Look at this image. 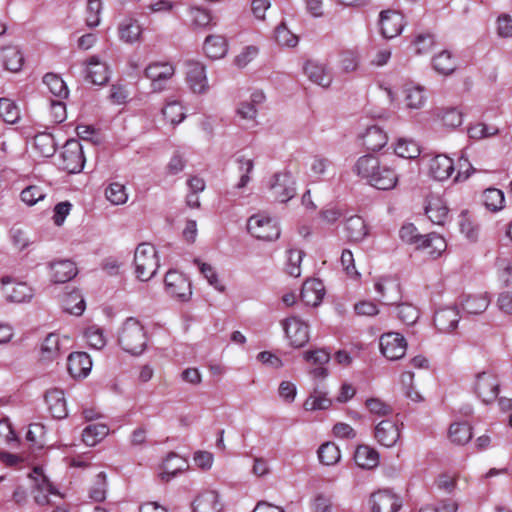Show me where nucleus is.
Instances as JSON below:
<instances>
[{
    "instance_id": "nucleus-46",
    "label": "nucleus",
    "mask_w": 512,
    "mask_h": 512,
    "mask_svg": "<svg viewBox=\"0 0 512 512\" xmlns=\"http://www.w3.org/2000/svg\"><path fill=\"white\" fill-rule=\"evenodd\" d=\"M427 97L422 87L412 86L404 91L405 107L410 110H419L426 104Z\"/></svg>"
},
{
    "instance_id": "nucleus-57",
    "label": "nucleus",
    "mask_w": 512,
    "mask_h": 512,
    "mask_svg": "<svg viewBox=\"0 0 512 512\" xmlns=\"http://www.w3.org/2000/svg\"><path fill=\"white\" fill-rule=\"evenodd\" d=\"M0 117L9 124H14L19 120L20 110L14 101L0 98Z\"/></svg>"
},
{
    "instance_id": "nucleus-52",
    "label": "nucleus",
    "mask_w": 512,
    "mask_h": 512,
    "mask_svg": "<svg viewBox=\"0 0 512 512\" xmlns=\"http://www.w3.org/2000/svg\"><path fill=\"white\" fill-rule=\"evenodd\" d=\"M194 264L197 265L200 273L207 280L210 286L219 292H223L225 290V286L220 281L215 268L211 264L202 262L199 259H194Z\"/></svg>"
},
{
    "instance_id": "nucleus-34",
    "label": "nucleus",
    "mask_w": 512,
    "mask_h": 512,
    "mask_svg": "<svg viewBox=\"0 0 512 512\" xmlns=\"http://www.w3.org/2000/svg\"><path fill=\"white\" fill-rule=\"evenodd\" d=\"M344 229L347 238L352 242L363 241L369 233L365 220L357 215L346 219Z\"/></svg>"
},
{
    "instance_id": "nucleus-60",
    "label": "nucleus",
    "mask_w": 512,
    "mask_h": 512,
    "mask_svg": "<svg viewBox=\"0 0 512 512\" xmlns=\"http://www.w3.org/2000/svg\"><path fill=\"white\" fill-rule=\"evenodd\" d=\"M434 37L430 33H419L414 36L411 46L416 55L429 52L434 46Z\"/></svg>"
},
{
    "instance_id": "nucleus-29",
    "label": "nucleus",
    "mask_w": 512,
    "mask_h": 512,
    "mask_svg": "<svg viewBox=\"0 0 512 512\" xmlns=\"http://www.w3.org/2000/svg\"><path fill=\"white\" fill-rule=\"evenodd\" d=\"M325 295V288L322 281L308 279L304 282L301 290V300L308 306H318Z\"/></svg>"
},
{
    "instance_id": "nucleus-31",
    "label": "nucleus",
    "mask_w": 512,
    "mask_h": 512,
    "mask_svg": "<svg viewBox=\"0 0 512 512\" xmlns=\"http://www.w3.org/2000/svg\"><path fill=\"white\" fill-rule=\"evenodd\" d=\"M50 277L54 283H66L77 275V268L70 260H59L50 263Z\"/></svg>"
},
{
    "instance_id": "nucleus-2",
    "label": "nucleus",
    "mask_w": 512,
    "mask_h": 512,
    "mask_svg": "<svg viewBox=\"0 0 512 512\" xmlns=\"http://www.w3.org/2000/svg\"><path fill=\"white\" fill-rule=\"evenodd\" d=\"M136 277L140 281L152 279L159 268V256L156 247L151 243H140L134 253Z\"/></svg>"
},
{
    "instance_id": "nucleus-9",
    "label": "nucleus",
    "mask_w": 512,
    "mask_h": 512,
    "mask_svg": "<svg viewBox=\"0 0 512 512\" xmlns=\"http://www.w3.org/2000/svg\"><path fill=\"white\" fill-rule=\"evenodd\" d=\"M379 348L385 358L395 361L401 359L406 354L407 341L400 333L387 332L381 335Z\"/></svg>"
},
{
    "instance_id": "nucleus-48",
    "label": "nucleus",
    "mask_w": 512,
    "mask_h": 512,
    "mask_svg": "<svg viewBox=\"0 0 512 512\" xmlns=\"http://www.w3.org/2000/svg\"><path fill=\"white\" fill-rule=\"evenodd\" d=\"M62 307L65 312L80 316L85 310V301L79 291H72L63 298Z\"/></svg>"
},
{
    "instance_id": "nucleus-28",
    "label": "nucleus",
    "mask_w": 512,
    "mask_h": 512,
    "mask_svg": "<svg viewBox=\"0 0 512 512\" xmlns=\"http://www.w3.org/2000/svg\"><path fill=\"white\" fill-rule=\"evenodd\" d=\"M460 321L459 311L456 307L439 309L434 316V324L440 332L449 333L455 330Z\"/></svg>"
},
{
    "instance_id": "nucleus-54",
    "label": "nucleus",
    "mask_w": 512,
    "mask_h": 512,
    "mask_svg": "<svg viewBox=\"0 0 512 512\" xmlns=\"http://www.w3.org/2000/svg\"><path fill=\"white\" fill-rule=\"evenodd\" d=\"M102 10V0H87L85 22L88 27L95 28L100 25Z\"/></svg>"
},
{
    "instance_id": "nucleus-51",
    "label": "nucleus",
    "mask_w": 512,
    "mask_h": 512,
    "mask_svg": "<svg viewBox=\"0 0 512 512\" xmlns=\"http://www.w3.org/2000/svg\"><path fill=\"white\" fill-rule=\"evenodd\" d=\"M274 39L279 46L286 48H294L299 43V37L284 22L275 28Z\"/></svg>"
},
{
    "instance_id": "nucleus-39",
    "label": "nucleus",
    "mask_w": 512,
    "mask_h": 512,
    "mask_svg": "<svg viewBox=\"0 0 512 512\" xmlns=\"http://www.w3.org/2000/svg\"><path fill=\"white\" fill-rule=\"evenodd\" d=\"M379 168L380 169L376 172L377 174L375 175V177L377 178L376 181L381 182L386 181L385 179H387V182L382 183L381 185L372 182L371 186L379 190H391L395 188L398 183V174L396 173V171L387 163H384L382 161H380L379 163Z\"/></svg>"
},
{
    "instance_id": "nucleus-30",
    "label": "nucleus",
    "mask_w": 512,
    "mask_h": 512,
    "mask_svg": "<svg viewBox=\"0 0 512 512\" xmlns=\"http://www.w3.org/2000/svg\"><path fill=\"white\" fill-rule=\"evenodd\" d=\"M363 145L370 151H379L388 142L387 133L378 125H372L360 135Z\"/></svg>"
},
{
    "instance_id": "nucleus-26",
    "label": "nucleus",
    "mask_w": 512,
    "mask_h": 512,
    "mask_svg": "<svg viewBox=\"0 0 512 512\" xmlns=\"http://www.w3.org/2000/svg\"><path fill=\"white\" fill-rule=\"evenodd\" d=\"M45 402L50 414L55 419H64L68 415L64 392L58 388L49 389L45 394Z\"/></svg>"
},
{
    "instance_id": "nucleus-15",
    "label": "nucleus",
    "mask_w": 512,
    "mask_h": 512,
    "mask_svg": "<svg viewBox=\"0 0 512 512\" xmlns=\"http://www.w3.org/2000/svg\"><path fill=\"white\" fill-rule=\"evenodd\" d=\"M405 25L404 16L396 10L388 9L379 14L380 32L386 39H393L400 35Z\"/></svg>"
},
{
    "instance_id": "nucleus-4",
    "label": "nucleus",
    "mask_w": 512,
    "mask_h": 512,
    "mask_svg": "<svg viewBox=\"0 0 512 512\" xmlns=\"http://www.w3.org/2000/svg\"><path fill=\"white\" fill-rule=\"evenodd\" d=\"M267 187L271 196L282 203L288 202L296 194V182L288 170L273 174L267 182Z\"/></svg>"
},
{
    "instance_id": "nucleus-20",
    "label": "nucleus",
    "mask_w": 512,
    "mask_h": 512,
    "mask_svg": "<svg viewBox=\"0 0 512 512\" xmlns=\"http://www.w3.org/2000/svg\"><path fill=\"white\" fill-rule=\"evenodd\" d=\"M372 512H396L401 507L399 497L389 490H379L370 497Z\"/></svg>"
},
{
    "instance_id": "nucleus-38",
    "label": "nucleus",
    "mask_w": 512,
    "mask_h": 512,
    "mask_svg": "<svg viewBox=\"0 0 512 512\" xmlns=\"http://www.w3.org/2000/svg\"><path fill=\"white\" fill-rule=\"evenodd\" d=\"M432 66L438 74L447 76L456 70L457 60L450 51L443 50L432 58Z\"/></svg>"
},
{
    "instance_id": "nucleus-17",
    "label": "nucleus",
    "mask_w": 512,
    "mask_h": 512,
    "mask_svg": "<svg viewBox=\"0 0 512 512\" xmlns=\"http://www.w3.org/2000/svg\"><path fill=\"white\" fill-rule=\"evenodd\" d=\"M332 403L326 385L315 384L303 402V409L306 412L324 411L328 410Z\"/></svg>"
},
{
    "instance_id": "nucleus-8",
    "label": "nucleus",
    "mask_w": 512,
    "mask_h": 512,
    "mask_svg": "<svg viewBox=\"0 0 512 512\" xmlns=\"http://www.w3.org/2000/svg\"><path fill=\"white\" fill-rule=\"evenodd\" d=\"M62 168L69 173H79L85 163L83 147L80 141L71 139L63 146L61 152Z\"/></svg>"
},
{
    "instance_id": "nucleus-43",
    "label": "nucleus",
    "mask_w": 512,
    "mask_h": 512,
    "mask_svg": "<svg viewBox=\"0 0 512 512\" xmlns=\"http://www.w3.org/2000/svg\"><path fill=\"white\" fill-rule=\"evenodd\" d=\"M43 84L47 87L51 95L57 99L64 100L69 95V89L64 80L55 73H47L43 77Z\"/></svg>"
},
{
    "instance_id": "nucleus-6",
    "label": "nucleus",
    "mask_w": 512,
    "mask_h": 512,
    "mask_svg": "<svg viewBox=\"0 0 512 512\" xmlns=\"http://www.w3.org/2000/svg\"><path fill=\"white\" fill-rule=\"evenodd\" d=\"M0 291L8 303H27L30 302L34 296V290L26 282L18 281L17 279L5 276L0 279Z\"/></svg>"
},
{
    "instance_id": "nucleus-10",
    "label": "nucleus",
    "mask_w": 512,
    "mask_h": 512,
    "mask_svg": "<svg viewBox=\"0 0 512 512\" xmlns=\"http://www.w3.org/2000/svg\"><path fill=\"white\" fill-rule=\"evenodd\" d=\"M499 381L492 372L484 371L477 374L474 382V392L485 404L496 400L499 394Z\"/></svg>"
},
{
    "instance_id": "nucleus-62",
    "label": "nucleus",
    "mask_w": 512,
    "mask_h": 512,
    "mask_svg": "<svg viewBox=\"0 0 512 512\" xmlns=\"http://www.w3.org/2000/svg\"><path fill=\"white\" fill-rule=\"evenodd\" d=\"M236 113L237 116L241 120L246 121L250 127H254L257 124L256 118L258 109L255 107V104L242 101L239 103Z\"/></svg>"
},
{
    "instance_id": "nucleus-58",
    "label": "nucleus",
    "mask_w": 512,
    "mask_h": 512,
    "mask_svg": "<svg viewBox=\"0 0 512 512\" xmlns=\"http://www.w3.org/2000/svg\"><path fill=\"white\" fill-rule=\"evenodd\" d=\"M302 357L313 366H326L331 359V354L325 348H316L304 351Z\"/></svg>"
},
{
    "instance_id": "nucleus-32",
    "label": "nucleus",
    "mask_w": 512,
    "mask_h": 512,
    "mask_svg": "<svg viewBox=\"0 0 512 512\" xmlns=\"http://www.w3.org/2000/svg\"><path fill=\"white\" fill-rule=\"evenodd\" d=\"M203 51L212 60L223 58L228 52L226 37L218 34L208 35L203 43Z\"/></svg>"
},
{
    "instance_id": "nucleus-7",
    "label": "nucleus",
    "mask_w": 512,
    "mask_h": 512,
    "mask_svg": "<svg viewBox=\"0 0 512 512\" xmlns=\"http://www.w3.org/2000/svg\"><path fill=\"white\" fill-rule=\"evenodd\" d=\"M174 74L175 67L170 62H152L145 68V76L150 80L154 92L165 90Z\"/></svg>"
},
{
    "instance_id": "nucleus-3",
    "label": "nucleus",
    "mask_w": 512,
    "mask_h": 512,
    "mask_svg": "<svg viewBox=\"0 0 512 512\" xmlns=\"http://www.w3.org/2000/svg\"><path fill=\"white\" fill-rule=\"evenodd\" d=\"M249 233L257 239L274 241L280 237V227L277 218L266 213L252 215L247 222Z\"/></svg>"
},
{
    "instance_id": "nucleus-11",
    "label": "nucleus",
    "mask_w": 512,
    "mask_h": 512,
    "mask_svg": "<svg viewBox=\"0 0 512 512\" xmlns=\"http://www.w3.org/2000/svg\"><path fill=\"white\" fill-rule=\"evenodd\" d=\"M72 346V339L67 335L50 333L43 340L40 348L41 358L52 361L65 353Z\"/></svg>"
},
{
    "instance_id": "nucleus-23",
    "label": "nucleus",
    "mask_w": 512,
    "mask_h": 512,
    "mask_svg": "<svg viewBox=\"0 0 512 512\" xmlns=\"http://www.w3.org/2000/svg\"><path fill=\"white\" fill-rule=\"evenodd\" d=\"M222 508L220 496L214 490L199 493L192 503L193 512H221Z\"/></svg>"
},
{
    "instance_id": "nucleus-25",
    "label": "nucleus",
    "mask_w": 512,
    "mask_h": 512,
    "mask_svg": "<svg viewBox=\"0 0 512 512\" xmlns=\"http://www.w3.org/2000/svg\"><path fill=\"white\" fill-rule=\"evenodd\" d=\"M374 289L379 299L387 305L395 303L399 299V284L391 277H381L375 280Z\"/></svg>"
},
{
    "instance_id": "nucleus-47",
    "label": "nucleus",
    "mask_w": 512,
    "mask_h": 512,
    "mask_svg": "<svg viewBox=\"0 0 512 512\" xmlns=\"http://www.w3.org/2000/svg\"><path fill=\"white\" fill-rule=\"evenodd\" d=\"M448 434L453 443L464 445L472 438V428L467 422H454L450 425Z\"/></svg>"
},
{
    "instance_id": "nucleus-18",
    "label": "nucleus",
    "mask_w": 512,
    "mask_h": 512,
    "mask_svg": "<svg viewBox=\"0 0 512 512\" xmlns=\"http://www.w3.org/2000/svg\"><path fill=\"white\" fill-rule=\"evenodd\" d=\"M85 79L95 85H104L110 78V70L107 63L99 56H91L84 63Z\"/></svg>"
},
{
    "instance_id": "nucleus-59",
    "label": "nucleus",
    "mask_w": 512,
    "mask_h": 512,
    "mask_svg": "<svg viewBox=\"0 0 512 512\" xmlns=\"http://www.w3.org/2000/svg\"><path fill=\"white\" fill-rule=\"evenodd\" d=\"M394 151L397 156L405 159H414L420 155V148L413 140L399 139Z\"/></svg>"
},
{
    "instance_id": "nucleus-45",
    "label": "nucleus",
    "mask_w": 512,
    "mask_h": 512,
    "mask_svg": "<svg viewBox=\"0 0 512 512\" xmlns=\"http://www.w3.org/2000/svg\"><path fill=\"white\" fill-rule=\"evenodd\" d=\"M32 147L40 156L50 157L55 152L54 138L47 132L38 133L32 140Z\"/></svg>"
},
{
    "instance_id": "nucleus-44",
    "label": "nucleus",
    "mask_w": 512,
    "mask_h": 512,
    "mask_svg": "<svg viewBox=\"0 0 512 512\" xmlns=\"http://www.w3.org/2000/svg\"><path fill=\"white\" fill-rule=\"evenodd\" d=\"M448 208L440 198H431L425 208L428 218L437 225H443L448 217Z\"/></svg>"
},
{
    "instance_id": "nucleus-19",
    "label": "nucleus",
    "mask_w": 512,
    "mask_h": 512,
    "mask_svg": "<svg viewBox=\"0 0 512 512\" xmlns=\"http://www.w3.org/2000/svg\"><path fill=\"white\" fill-rule=\"evenodd\" d=\"M455 172L452 158L445 154H438L429 160L428 174L436 181H445Z\"/></svg>"
},
{
    "instance_id": "nucleus-64",
    "label": "nucleus",
    "mask_w": 512,
    "mask_h": 512,
    "mask_svg": "<svg viewBox=\"0 0 512 512\" xmlns=\"http://www.w3.org/2000/svg\"><path fill=\"white\" fill-rule=\"evenodd\" d=\"M330 161L322 156H314L309 164L310 177L321 179L327 172Z\"/></svg>"
},
{
    "instance_id": "nucleus-21",
    "label": "nucleus",
    "mask_w": 512,
    "mask_h": 512,
    "mask_svg": "<svg viewBox=\"0 0 512 512\" xmlns=\"http://www.w3.org/2000/svg\"><path fill=\"white\" fill-rule=\"evenodd\" d=\"M374 437L380 445L393 447L400 438L399 426L392 420H382L375 426Z\"/></svg>"
},
{
    "instance_id": "nucleus-14",
    "label": "nucleus",
    "mask_w": 512,
    "mask_h": 512,
    "mask_svg": "<svg viewBox=\"0 0 512 512\" xmlns=\"http://www.w3.org/2000/svg\"><path fill=\"white\" fill-rule=\"evenodd\" d=\"M30 478L34 480L32 494L36 504L45 506L50 504V495L60 496L57 489L53 487L40 468H34Z\"/></svg>"
},
{
    "instance_id": "nucleus-42",
    "label": "nucleus",
    "mask_w": 512,
    "mask_h": 512,
    "mask_svg": "<svg viewBox=\"0 0 512 512\" xmlns=\"http://www.w3.org/2000/svg\"><path fill=\"white\" fill-rule=\"evenodd\" d=\"M482 203L487 210L497 213L505 207L504 192L497 188H487L482 194Z\"/></svg>"
},
{
    "instance_id": "nucleus-35",
    "label": "nucleus",
    "mask_w": 512,
    "mask_h": 512,
    "mask_svg": "<svg viewBox=\"0 0 512 512\" xmlns=\"http://www.w3.org/2000/svg\"><path fill=\"white\" fill-rule=\"evenodd\" d=\"M380 460L379 453L367 445H359L354 453L356 465L362 469H373L378 466Z\"/></svg>"
},
{
    "instance_id": "nucleus-56",
    "label": "nucleus",
    "mask_w": 512,
    "mask_h": 512,
    "mask_svg": "<svg viewBox=\"0 0 512 512\" xmlns=\"http://www.w3.org/2000/svg\"><path fill=\"white\" fill-rule=\"evenodd\" d=\"M107 200L113 205H123L128 200V193L124 184L114 182L105 190Z\"/></svg>"
},
{
    "instance_id": "nucleus-16",
    "label": "nucleus",
    "mask_w": 512,
    "mask_h": 512,
    "mask_svg": "<svg viewBox=\"0 0 512 512\" xmlns=\"http://www.w3.org/2000/svg\"><path fill=\"white\" fill-rule=\"evenodd\" d=\"M379 157L372 155V154H365L360 156L354 163L352 171L355 175H357L360 179L366 181L369 185H371L372 182L377 184L386 183V181H376L375 175L376 172L380 169L379 163H380Z\"/></svg>"
},
{
    "instance_id": "nucleus-49",
    "label": "nucleus",
    "mask_w": 512,
    "mask_h": 512,
    "mask_svg": "<svg viewBox=\"0 0 512 512\" xmlns=\"http://www.w3.org/2000/svg\"><path fill=\"white\" fill-rule=\"evenodd\" d=\"M164 119L171 125L180 124L186 117L184 107L177 100H171L166 103L162 109Z\"/></svg>"
},
{
    "instance_id": "nucleus-5",
    "label": "nucleus",
    "mask_w": 512,
    "mask_h": 512,
    "mask_svg": "<svg viewBox=\"0 0 512 512\" xmlns=\"http://www.w3.org/2000/svg\"><path fill=\"white\" fill-rule=\"evenodd\" d=\"M281 326L289 345L302 348L310 340V326L299 316H290L281 321Z\"/></svg>"
},
{
    "instance_id": "nucleus-41",
    "label": "nucleus",
    "mask_w": 512,
    "mask_h": 512,
    "mask_svg": "<svg viewBox=\"0 0 512 512\" xmlns=\"http://www.w3.org/2000/svg\"><path fill=\"white\" fill-rule=\"evenodd\" d=\"M1 58L5 68L11 72H18L24 64L22 52L16 46H7L2 49Z\"/></svg>"
},
{
    "instance_id": "nucleus-27",
    "label": "nucleus",
    "mask_w": 512,
    "mask_h": 512,
    "mask_svg": "<svg viewBox=\"0 0 512 512\" xmlns=\"http://www.w3.org/2000/svg\"><path fill=\"white\" fill-rule=\"evenodd\" d=\"M92 369V360L85 352H73L68 357V371L75 378H85Z\"/></svg>"
},
{
    "instance_id": "nucleus-37",
    "label": "nucleus",
    "mask_w": 512,
    "mask_h": 512,
    "mask_svg": "<svg viewBox=\"0 0 512 512\" xmlns=\"http://www.w3.org/2000/svg\"><path fill=\"white\" fill-rule=\"evenodd\" d=\"M142 33L141 25L138 20L125 18L118 26V34L121 41L133 44L140 39Z\"/></svg>"
},
{
    "instance_id": "nucleus-40",
    "label": "nucleus",
    "mask_w": 512,
    "mask_h": 512,
    "mask_svg": "<svg viewBox=\"0 0 512 512\" xmlns=\"http://www.w3.org/2000/svg\"><path fill=\"white\" fill-rule=\"evenodd\" d=\"M463 310L471 315H478L485 312L490 304L487 293L468 295L462 301Z\"/></svg>"
},
{
    "instance_id": "nucleus-24",
    "label": "nucleus",
    "mask_w": 512,
    "mask_h": 512,
    "mask_svg": "<svg viewBox=\"0 0 512 512\" xmlns=\"http://www.w3.org/2000/svg\"><path fill=\"white\" fill-rule=\"evenodd\" d=\"M304 73L314 84L327 88L332 83V75L326 65L314 60H308L304 65Z\"/></svg>"
},
{
    "instance_id": "nucleus-55",
    "label": "nucleus",
    "mask_w": 512,
    "mask_h": 512,
    "mask_svg": "<svg viewBox=\"0 0 512 512\" xmlns=\"http://www.w3.org/2000/svg\"><path fill=\"white\" fill-rule=\"evenodd\" d=\"M305 253L296 248L287 250L286 271L292 277H299L301 275V262Z\"/></svg>"
},
{
    "instance_id": "nucleus-1",
    "label": "nucleus",
    "mask_w": 512,
    "mask_h": 512,
    "mask_svg": "<svg viewBox=\"0 0 512 512\" xmlns=\"http://www.w3.org/2000/svg\"><path fill=\"white\" fill-rule=\"evenodd\" d=\"M118 343L124 352L132 356L141 355L148 343L147 331L143 324L137 318H127L119 330Z\"/></svg>"
},
{
    "instance_id": "nucleus-22",
    "label": "nucleus",
    "mask_w": 512,
    "mask_h": 512,
    "mask_svg": "<svg viewBox=\"0 0 512 512\" xmlns=\"http://www.w3.org/2000/svg\"><path fill=\"white\" fill-rule=\"evenodd\" d=\"M190 27L193 30H210L216 27L217 20L206 8L193 6L188 9Z\"/></svg>"
},
{
    "instance_id": "nucleus-33",
    "label": "nucleus",
    "mask_w": 512,
    "mask_h": 512,
    "mask_svg": "<svg viewBox=\"0 0 512 512\" xmlns=\"http://www.w3.org/2000/svg\"><path fill=\"white\" fill-rule=\"evenodd\" d=\"M187 467L185 459L175 453H170L163 461L159 469V477L163 481H170L178 473L184 471Z\"/></svg>"
},
{
    "instance_id": "nucleus-63",
    "label": "nucleus",
    "mask_w": 512,
    "mask_h": 512,
    "mask_svg": "<svg viewBox=\"0 0 512 512\" xmlns=\"http://www.w3.org/2000/svg\"><path fill=\"white\" fill-rule=\"evenodd\" d=\"M497 127L485 123H475L468 128V135L475 140L484 139L498 134Z\"/></svg>"
},
{
    "instance_id": "nucleus-61",
    "label": "nucleus",
    "mask_w": 512,
    "mask_h": 512,
    "mask_svg": "<svg viewBox=\"0 0 512 512\" xmlns=\"http://www.w3.org/2000/svg\"><path fill=\"white\" fill-rule=\"evenodd\" d=\"M399 236L404 242L414 244L417 248L424 245L425 236L418 234L417 228L411 223L405 224L401 227Z\"/></svg>"
},
{
    "instance_id": "nucleus-36",
    "label": "nucleus",
    "mask_w": 512,
    "mask_h": 512,
    "mask_svg": "<svg viewBox=\"0 0 512 512\" xmlns=\"http://www.w3.org/2000/svg\"><path fill=\"white\" fill-rule=\"evenodd\" d=\"M110 432L109 427L102 423L87 425L82 431V441L89 447H94L105 439Z\"/></svg>"
},
{
    "instance_id": "nucleus-12",
    "label": "nucleus",
    "mask_w": 512,
    "mask_h": 512,
    "mask_svg": "<svg viewBox=\"0 0 512 512\" xmlns=\"http://www.w3.org/2000/svg\"><path fill=\"white\" fill-rule=\"evenodd\" d=\"M164 283L167 293L171 296L182 301H188L191 298V283L184 274L169 270L165 275Z\"/></svg>"
},
{
    "instance_id": "nucleus-13",
    "label": "nucleus",
    "mask_w": 512,
    "mask_h": 512,
    "mask_svg": "<svg viewBox=\"0 0 512 512\" xmlns=\"http://www.w3.org/2000/svg\"><path fill=\"white\" fill-rule=\"evenodd\" d=\"M186 65V82L193 93L203 94L209 89L206 68L203 63L188 60Z\"/></svg>"
},
{
    "instance_id": "nucleus-53",
    "label": "nucleus",
    "mask_w": 512,
    "mask_h": 512,
    "mask_svg": "<svg viewBox=\"0 0 512 512\" xmlns=\"http://www.w3.org/2000/svg\"><path fill=\"white\" fill-rule=\"evenodd\" d=\"M424 245L421 248L428 249V254L432 258L439 257L447 248L445 239L438 234L431 233L425 235Z\"/></svg>"
},
{
    "instance_id": "nucleus-50",
    "label": "nucleus",
    "mask_w": 512,
    "mask_h": 512,
    "mask_svg": "<svg viewBox=\"0 0 512 512\" xmlns=\"http://www.w3.org/2000/svg\"><path fill=\"white\" fill-rule=\"evenodd\" d=\"M318 458L326 466L337 464L341 459L339 447L333 442H326L318 449Z\"/></svg>"
}]
</instances>
